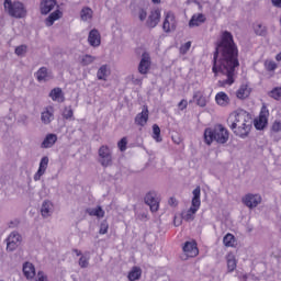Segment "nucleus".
<instances>
[{
    "label": "nucleus",
    "instance_id": "nucleus-1",
    "mask_svg": "<svg viewBox=\"0 0 281 281\" xmlns=\"http://www.w3.org/2000/svg\"><path fill=\"white\" fill-rule=\"evenodd\" d=\"M239 66L238 45L234 42V35L224 31L217 42L212 67L215 78L223 77L217 82L218 87H232L236 82V68Z\"/></svg>",
    "mask_w": 281,
    "mask_h": 281
},
{
    "label": "nucleus",
    "instance_id": "nucleus-2",
    "mask_svg": "<svg viewBox=\"0 0 281 281\" xmlns=\"http://www.w3.org/2000/svg\"><path fill=\"white\" fill-rule=\"evenodd\" d=\"M228 125L234 135L245 139L251 132V116L245 110H237L229 114Z\"/></svg>",
    "mask_w": 281,
    "mask_h": 281
},
{
    "label": "nucleus",
    "instance_id": "nucleus-3",
    "mask_svg": "<svg viewBox=\"0 0 281 281\" xmlns=\"http://www.w3.org/2000/svg\"><path fill=\"white\" fill-rule=\"evenodd\" d=\"M229 132L223 125H216L214 128L209 127L204 131V142L207 146H212V142L217 144H227Z\"/></svg>",
    "mask_w": 281,
    "mask_h": 281
},
{
    "label": "nucleus",
    "instance_id": "nucleus-4",
    "mask_svg": "<svg viewBox=\"0 0 281 281\" xmlns=\"http://www.w3.org/2000/svg\"><path fill=\"white\" fill-rule=\"evenodd\" d=\"M191 206L188 211H183L181 217L183 221H194V215L201 209V187H196L193 192Z\"/></svg>",
    "mask_w": 281,
    "mask_h": 281
},
{
    "label": "nucleus",
    "instance_id": "nucleus-5",
    "mask_svg": "<svg viewBox=\"0 0 281 281\" xmlns=\"http://www.w3.org/2000/svg\"><path fill=\"white\" fill-rule=\"evenodd\" d=\"M4 10L10 14V16H13L14 19H25L27 15V10H25V5L23 2L11 0L4 1Z\"/></svg>",
    "mask_w": 281,
    "mask_h": 281
},
{
    "label": "nucleus",
    "instance_id": "nucleus-6",
    "mask_svg": "<svg viewBox=\"0 0 281 281\" xmlns=\"http://www.w3.org/2000/svg\"><path fill=\"white\" fill-rule=\"evenodd\" d=\"M162 30L166 33L175 32L177 30V18L172 11H165Z\"/></svg>",
    "mask_w": 281,
    "mask_h": 281
},
{
    "label": "nucleus",
    "instance_id": "nucleus-7",
    "mask_svg": "<svg viewBox=\"0 0 281 281\" xmlns=\"http://www.w3.org/2000/svg\"><path fill=\"white\" fill-rule=\"evenodd\" d=\"M99 162L103 168H109L113 164V156L111 155V149L108 146H101L99 148Z\"/></svg>",
    "mask_w": 281,
    "mask_h": 281
},
{
    "label": "nucleus",
    "instance_id": "nucleus-8",
    "mask_svg": "<svg viewBox=\"0 0 281 281\" xmlns=\"http://www.w3.org/2000/svg\"><path fill=\"white\" fill-rule=\"evenodd\" d=\"M267 124H269V110L263 105L259 116L255 119V128L262 131Z\"/></svg>",
    "mask_w": 281,
    "mask_h": 281
},
{
    "label": "nucleus",
    "instance_id": "nucleus-9",
    "mask_svg": "<svg viewBox=\"0 0 281 281\" xmlns=\"http://www.w3.org/2000/svg\"><path fill=\"white\" fill-rule=\"evenodd\" d=\"M150 65H151L150 54L143 53L139 65H138V72L142 74V76H146V74L150 71Z\"/></svg>",
    "mask_w": 281,
    "mask_h": 281
},
{
    "label": "nucleus",
    "instance_id": "nucleus-10",
    "mask_svg": "<svg viewBox=\"0 0 281 281\" xmlns=\"http://www.w3.org/2000/svg\"><path fill=\"white\" fill-rule=\"evenodd\" d=\"M21 245V234L12 232L7 238V251H14Z\"/></svg>",
    "mask_w": 281,
    "mask_h": 281
},
{
    "label": "nucleus",
    "instance_id": "nucleus-11",
    "mask_svg": "<svg viewBox=\"0 0 281 281\" xmlns=\"http://www.w3.org/2000/svg\"><path fill=\"white\" fill-rule=\"evenodd\" d=\"M145 203L149 205L153 212H157L159 210V198H157V192L150 191L145 195Z\"/></svg>",
    "mask_w": 281,
    "mask_h": 281
},
{
    "label": "nucleus",
    "instance_id": "nucleus-12",
    "mask_svg": "<svg viewBox=\"0 0 281 281\" xmlns=\"http://www.w3.org/2000/svg\"><path fill=\"white\" fill-rule=\"evenodd\" d=\"M243 203L246 204L247 207H258L260 203H262V196L260 194H246L243 198Z\"/></svg>",
    "mask_w": 281,
    "mask_h": 281
},
{
    "label": "nucleus",
    "instance_id": "nucleus-13",
    "mask_svg": "<svg viewBox=\"0 0 281 281\" xmlns=\"http://www.w3.org/2000/svg\"><path fill=\"white\" fill-rule=\"evenodd\" d=\"M159 21H161V9L156 8L150 11L147 19V25L148 27H157V25H159Z\"/></svg>",
    "mask_w": 281,
    "mask_h": 281
},
{
    "label": "nucleus",
    "instance_id": "nucleus-14",
    "mask_svg": "<svg viewBox=\"0 0 281 281\" xmlns=\"http://www.w3.org/2000/svg\"><path fill=\"white\" fill-rule=\"evenodd\" d=\"M48 166H49V157H47V156L42 157V159L40 161V167L33 177L34 181H41V177H43V175H45V172H47Z\"/></svg>",
    "mask_w": 281,
    "mask_h": 281
},
{
    "label": "nucleus",
    "instance_id": "nucleus-15",
    "mask_svg": "<svg viewBox=\"0 0 281 281\" xmlns=\"http://www.w3.org/2000/svg\"><path fill=\"white\" fill-rule=\"evenodd\" d=\"M48 166H49V157H47V156L42 157V159L40 161V167L33 177L34 181H41V177H43V175H45V172H47Z\"/></svg>",
    "mask_w": 281,
    "mask_h": 281
},
{
    "label": "nucleus",
    "instance_id": "nucleus-16",
    "mask_svg": "<svg viewBox=\"0 0 281 281\" xmlns=\"http://www.w3.org/2000/svg\"><path fill=\"white\" fill-rule=\"evenodd\" d=\"M183 252L187 258H196V256H199L196 241H187L183 246Z\"/></svg>",
    "mask_w": 281,
    "mask_h": 281
},
{
    "label": "nucleus",
    "instance_id": "nucleus-17",
    "mask_svg": "<svg viewBox=\"0 0 281 281\" xmlns=\"http://www.w3.org/2000/svg\"><path fill=\"white\" fill-rule=\"evenodd\" d=\"M37 82H48V80H52L54 78V74L46 67L40 68L36 74Z\"/></svg>",
    "mask_w": 281,
    "mask_h": 281
},
{
    "label": "nucleus",
    "instance_id": "nucleus-18",
    "mask_svg": "<svg viewBox=\"0 0 281 281\" xmlns=\"http://www.w3.org/2000/svg\"><path fill=\"white\" fill-rule=\"evenodd\" d=\"M56 0H42L40 3L41 14L47 15L56 8Z\"/></svg>",
    "mask_w": 281,
    "mask_h": 281
},
{
    "label": "nucleus",
    "instance_id": "nucleus-19",
    "mask_svg": "<svg viewBox=\"0 0 281 281\" xmlns=\"http://www.w3.org/2000/svg\"><path fill=\"white\" fill-rule=\"evenodd\" d=\"M193 100L196 102L198 106H201L202 109L207 106V102H210V98L201 90L193 93Z\"/></svg>",
    "mask_w": 281,
    "mask_h": 281
},
{
    "label": "nucleus",
    "instance_id": "nucleus-20",
    "mask_svg": "<svg viewBox=\"0 0 281 281\" xmlns=\"http://www.w3.org/2000/svg\"><path fill=\"white\" fill-rule=\"evenodd\" d=\"M22 271L26 280H34V277L36 276V268L32 262L26 261L23 265Z\"/></svg>",
    "mask_w": 281,
    "mask_h": 281
},
{
    "label": "nucleus",
    "instance_id": "nucleus-21",
    "mask_svg": "<svg viewBox=\"0 0 281 281\" xmlns=\"http://www.w3.org/2000/svg\"><path fill=\"white\" fill-rule=\"evenodd\" d=\"M215 102L218 106L225 108L229 106L232 99H229V95H227V93L220 91L215 94Z\"/></svg>",
    "mask_w": 281,
    "mask_h": 281
},
{
    "label": "nucleus",
    "instance_id": "nucleus-22",
    "mask_svg": "<svg viewBox=\"0 0 281 281\" xmlns=\"http://www.w3.org/2000/svg\"><path fill=\"white\" fill-rule=\"evenodd\" d=\"M88 43L89 45H91V47H100L102 40L98 30L90 31L88 36Z\"/></svg>",
    "mask_w": 281,
    "mask_h": 281
},
{
    "label": "nucleus",
    "instance_id": "nucleus-23",
    "mask_svg": "<svg viewBox=\"0 0 281 281\" xmlns=\"http://www.w3.org/2000/svg\"><path fill=\"white\" fill-rule=\"evenodd\" d=\"M41 121L43 124H52L54 122V108L47 106L41 113Z\"/></svg>",
    "mask_w": 281,
    "mask_h": 281
},
{
    "label": "nucleus",
    "instance_id": "nucleus-24",
    "mask_svg": "<svg viewBox=\"0 0 281 281\" xmlns=\"http://www.w3.org/2000/svg\"><path fill=\"white\" fill-rule=\"evenodd\" d=\"M41 214L43 218H49L54 214V204L49 200H45L42 204Z\"/></svg>",
    "mask_w": 281,
    "mask_h": 281
},
{
    "label": "nucleus",
    "instance_id": "nucleus-25",
    "mask_svg": "<svg viewBox=\"0 0 281 281\" xmlns=\"http://www.w3.org/2000/svg\"><path fill=\"white\" fill-rule=\"evenodd\" d=\"M59 19H63V12L57 9L45 19L46 27H52V25H54L56 21H59Z\"/></svg>",
    "mask_w": 281,
    "mask_h": 281
},
{
    "label": "nucleus",
    "instance_id": "nucleus-26",
    "mask_svg": "<svg viewBox=\"0 0 281 281\" xmlns=\"http://www.w3.org/2000/svg\"><path fill=\"white\" fill-rule=\"evenodd\" d=\"M109 76H111V66L104 64L97 71L98 80H109Z\"/></svg>",
    "mask_w": 281,
    "mask_h": 281
},
{
    "label": "nucleus",
    "instance_id": "nucleus-27",
    "mask_svg": "<svg viewBox=\"0 0 281 281\" xmlns=\"http://www.w3.org/2000/svg\"><path fill=\"white\" fill-rule=\"evenodd\" d=\"M56 142H58V135L47 134L41 144V148H53Z\"/></svg>",
    "mask_w": 281,
    "mask_h": 281
},
{
    "label": "nucleus",
    "instance_id": "nucleus-28",
    "mask_svg": "<svg viewBox=\"0 0 281 281\" xmlns=\"http://www.w3.org/2000/svg\"><path fill=\"white\" fill-rule=\"evenodd\" d=\"M135 124H137V126L148 124V108H143L142 112L136 115Z\"/></svg>",
    "mask_w": 281,
    "mask_h": 281
},
{
    "label": "nucleus",
    "instance_id": "nucleus-29",
    "mask_svg": "<svg viewBox=\"0 0 281 281\" xmlns=\"http://www.w3.org/2000/svg\"><path fill=\"white\" fill-rule=\"evenodd\" d=\"M49 98L53 100V102H65V93H63V89L60 88H54L49 92Z\"/></svg>",
    "mask_w": 281,
    "mask_h": 281
},
{
    "label": "nucleus",
    "instance_id": "nucleus-30",
    "mask_svg": "<svg viewBox=\"0 0 281 281\" xmlns=\"http://www.w3.org/2000/svg\"><path fill=\"white\" fill-rule=\"evenodd\" d=\"M205 23V15L202 13H198L192 15L190 22H189V26L190 27H199V25Z\"/></svg>",
    "mask_w": 281,
    "mask_h": 281
},
{
    "label": "nucleus",
    "instance_id": "nucleus-31",
    "mask_svg": "<svg viewBox=\"0 0 281 281\" xmlns=\"http://www.w3.org/2000/svg\"><path fill=\"white\" fill-rule=\"evenodd\" d=\"M250 93L251 89L249 88V86L241 85L236 91V98H238V100H245V98H249Z\"/></svg>",
    "mask_w": 281,
    "mask_h": 281
},
{
    "label": "nucleus",
    "instance_id": "nucleus-32",
    "mask_svg": "<svg viewBox=\"0 0 281 281\" xmlns=\"http://www.w3.org/2000/svg\"><path fill=\"white\" fill-rule=\"evenodd\" d=\"M95 56L86 54L79 56L78 61L82 67H89V65H93V63H95Z\"/></svg>",
    "mask_w": 281,
    "mask_h": 281
},
{
    "label": "nucleus",
    "instance_id": "nucleus-33",
    "mask_svg": "<svg viewBox=\"0 0 281 281\" xmlns=\"http://www.w3.org/2000/svg\"><path fill=\"white\" fill-rule=\"evenodd\" d=\"M226 262H227L228 273L236 271L237 261H236V256L234 254L229 252L226 256Z\"/></svg>",
    "mask_w": 281,
    "mask_h": 281
},
{
    "label": "nucleus",
    "instance_id": "nucleus-34",
    "mask_svg": "<svg viewBox=\"0 0 281 281\" xmlns=\"http://www.w3.org/2000/svg\"><path fill=\"white\" fill-rule=\"evenodd\" d=\"M127 278L130 281H137L142 278V268L133 267L128 272Z\"/></svg>",
    "mask_w": 281,
    "mask_h": 281
},
{
    "label": "nucleus",
    "instance_id": "nucleus-35",
    "mask_svg": "<svg viewBox=\"0 0 281 281\" xmlns=\"http://www.w3.org/2000/svg\"><path fill=\"white\" fill-rule=\"evenodd\" d=\"M91 260V255L89 252H85L79 258L78 265L81 269H87L89 267V261Z\"/></svg>",
    "mask_w": 281,
    "mask_h": 281
},
{
    "label": "nucleus",
    "instance_id": "nucleus-36",
    "mask_svg": "<svg viewBox=\"0 0 281 281\" xmlns=\"http://www.w3.org/2000/svg\"><path fill=\"white\" fill-rule=\"evenodd\" d=\"M80 16L82 21H91V19H93V10H91L89 7H86L81 10Z\"/></svg>",
    "mask_w": 281,
    "mask_h": 281
},
{
    "label": "nucleus",
    "instance_id": "nucleus-37",
    "mask_svg": "<svg viewBox=\"0 0 281 281\" xmlns=\"http://www.w3.org/2000/svg\"><path fill=\"white\" fill-rule=\"evenodd\" d=\"M88 214L90 216H97V218H104V210H102V206H97L94 209H90L88 211Z\"/></svg>",
    "mask_w": 281,
    "mask_h": 281
},
{
    "label": "nucleus",
    "instance_id": "nucleus-38",
    "mask_svg": "<svg viewBox=\"0 0 281 281\" xmlns=\"http://www.w3.org/2000/svg\"><path fill=\"white\" fill-rule=\"evenodd\" d=\"M223 244L225 245V247H234V245L236 244V238L234 237V235L228 233L224 236Z\"/></svg>",
    "mask_w": 281,
    "mask_h": 281
},
{
    "label": "nucleus",
    "instance_id": "nucleus-39",
    "mask_svg": "<svg viewBox=\"0 0 281 281\" xmlns=\"http://www.w3.org/2000/svg\"><path fill=\"white\" fill-rule=\"evenodd\" d=\"M153 139H155V142H161V128H159L157 124L153 125Z\"/></svg>",
    "mask_w": 281,
    "mask_h": 281
},
{
    "label": "nucleus",
    "instance_id": "nucleus-40",
    "mask_svg": "<svg viewBox=\"0 0 281 281\" xmlns=\"http://www.w3.org/2000/svg\"><path fill=\"white\" fill-rule=\"evenodd\" d=\"M254 30L258 36H265V34H267V26H265L260 23H256L254 25Z\"/></svg>",
    "mask_w": 281,
    "mask_h": 281
},
{
    "label": "nucleus",
    "instance_id": "nucleus-41",
    "mask_svg": "<svg viewBox=\"0 0 281 281\" xmlns=\"http://www.w3.org/2000/svg\"><path fill=\"white\" fill-rule=\"evenodd\" d=\"M265 68L267 71H276V69H278V64H276L273 60H266Z\"/></svg>",
    "mask_w": 281,
    "mask_h": 281
},
{
    "label": "nucleus",
    "instance_id": "nucleus-42",
    "mask_svg": "<svg viewBox=\"0 0 281 281\" xmlns=\"http://www.w3.org/2000/svg\"><path fill=\"white\" fill-rule=\"evenodd\" d=\"M34 281H49V278L44 271H37Z\"/></svg>",
    "mask_w": 281,
    "mask_h": 281
},
{
    "label": "nucleus",
    "instance_id": "nucleus-43",
    "mask_svg": "<svg viewBox=\"0 0 281 281\" xmlns=\"http://www.w3.org/2000/svg\"><path fill=\"white\" fill-rule=\"evenodd\" d=\"M270 98H273L274 100L281 99V88H274L270 93Z\"/></svg>",
    "mask_w": 281,
    "mask_h": 281
},
{
    "label": "nucleus",
    "instance_id": "nucleus-44",
    "mask_svg": "<svg viewBox=\"0 0 281 281\" xmlns=\"http://www.w3.org/2000/svg\"><path fill=\"white\" fill-rule=\"evenodd\" d=\"M137 15L139 21H146V19L148 18V12L146 11V9L140 8L138 9Z\"/></svg>",
    "mask_w": 281,
    "mask_h": 281
},
{
    "label": "nucleus",
    "instance_id": "nucleus-45",
    "mask_svg": "<svg viewBox=\"0 0 281 281\" xmlns=\"http://www.w3.org/2000/svg\"><path fill=\"white\" fill-rule=\"evenodd\" d=\"M27 52V46L26 45H20L15 48V54L16 56H24Z\"/></svg>",
    "mask_w": 281,
    "mask_h": 281
},
{
    "label": "nucleus",
    "instance_id": "nucleus-46",
    "mask_svg": "<svg viewBox=\"0 0 281 281\" xmlns=\"http://www.w3.org/2000/svg\"><path fill=\"white\" fill-rule=\"evenodd\" d=\"M128 144V140L126 139V137H123L119 143V149L121 150V153H124V150H126V146Z\"/></svg>",
    "mask_w": 281,
    "mask_h": 281
},
{
    "label": "nucleus",
    "instance_id": "nucleus-47",
    "mask_svg": "<svg viewBox=\"0 0 281 281\" xmlns=\"http://www.w3.org/2000/svg\"><path fill=\"white\" fill-rule=\"evenodd\" d=\"M63 116L65 120H71V117H74V110H71V108H66L63 112Z\"/></svg>",
    "mask_w": 281,
    "mask_h": 281
},
{
    "label": "nucleus",
    "instance_id": "nucleus-48",
    "mask_svg": "<svg viewBox=\"0 0 281 281\" xmlns=\"http://www.w3.org/2000/svg\"><path fill=\"white\" fill-rule=\"evenodd\" d=\"M190 47H192V42H187L180 47V54H188L190 52Z\"/></svg>",
    "mask_w": 281,
    "mask_h": 281
},
{
    "label": "nucleus",
    "instance_id": "nucleus-49",
    "mask_svg": "<svg viewBox=\"0 0 281 281\" xmlns=\"http://www.w3.org/2000/svg\"><path fill=\"white\" fill-rule=\"evenodd\" d=\"M143 78L139 76L132 75V82L137 87H142Z\"/></svg>",
    "mask_w": 281,
    "mask_h": 281
},
{
    "label": "nucleus",
    "instance_id": "nucleus-50",
    "mask_svg": "<svg viewBox=\"0 0 281 281\" xmlns=\"http://www.w3.org/2000/svg\"><path fill=\"white\" fill-rule=\"evenodd\" d=\"M271 130L273 131V133H280L281 131V121H274L272 124Z\"/></svg>",
    "mask_w": 281,
    "mask_h": 281
},
{
    "label": "nucleus",
    "instance_id": "nucleus-51",
    "mask_svg": "<svg viewBox=\"0 0 281 281\" xmlns=\"http://www.w3.org/2000/svg\"><path fill=\"white\" fill-rule=\"evenodd\" d=\"M109 232V224L106 222H102L100 225V231L99 233L104 235Z\"/></svg>",
    "mask_w": 281,
    "mask_h": 281
},
{
    "label": "nucleus",
    "instance_id": "nucleus-52",
    "mask_svg": "<svg viewBox=\"0 0 281 281\" xmlns=\"http://www.w3.org/2000/svg\"><path fill=\"white\" fill-rule=\"evenodd\" d=\"M180 111H184V109H188V101L186 99H182L178 104Z\"/></svg>",
    "mask_w": 281,
    "mask_h": 281
},
{
    "label": "nucleus",
    "instance_id": "nucleus-53",
    "mask_svg": "<svg viewBox=\"0 0 281 281\" xmlns=\"http://www.w3.org/2000/svg\"><path fill=\"white\" fill-rule=\"evenodd\" d=\"M182 218H183V217L175 216V218H173V225H175L176 227H179V226L181 225V223H182Z\"/></svg>",
    "mask_w": 281,
    "mask_h": 281
},
{
    "label": "nucleus",
    "instance_id": "nucleus-54",
    "mask_svg": "<svg viewBox=\"0 0 281 281\" xmlns=\"http://www.w3.org/2000/svg\"><path fill=\"white\" fill-rule=\"evenodd\" d=\"M271 3L274 8H281V0H271Z\"/></svg>",
    "mask_w": 281,
    "mask_h": 281
},
{
    "label": "nucleus",
    "instance_id": "nucleus-55",
    "mask_svg": "<svg viewBox=\"0 0 281 281\" xmlns=\"http://www.w3.org/2000/svg\"><path fill=\"white\" fill-rule=\"evenodd\" d=\"M169 205H172V206L177 205V199L170 198L169 199Z\"/></svg>",
    "mask_w": 281,
    "mask_h": 281
},
{
    "label": "nucleus",
    "instance_id": "nucleus-56",
    "mask_svg": "<svg viewBox=\"0 0 281 281\" xmlns=\"http://www.w3.org/2000/svg\"><path fill=\"white\" fill-rule=\"evenodd\" d=\"M72 251H74V254H75L76 256H80V257L83 256V255H82V251H80V250H78V249H74Z\"/></svg>",
    "mask_w": 281,
    "mask_h": 281
},
{
    "label": "nucleus",
    "instance_id": "nucleus-57",
    "mask_svg": "<svg viewBox=\"0 0 281 281\" xmlns=\"http://www.w3.org/2000/svg\"><path fill=\"white\" fill-rule=\"evenodd\" d=\"M153 3H155L156 5H159V3H161V0H151Z\"/></svg>",
    "mask_w": 281,
    "mask_h": 281
},
{
    "label": "nucleus",
    "instance_id": "nucleus-58",
    "mask_svg": "<svg viewBox=\"0 0 281 281\" xmlns=\"http://www.w3.org/2000/svg\"><path fill=\"white\" fill-rule=\"evenodd\" d=\"M276 60H278L279 63L281 61V53H279V54L276 56Z\"/></svg>",
    "mask_w": 281,
    "mask_h": 281
}]
</instances>
